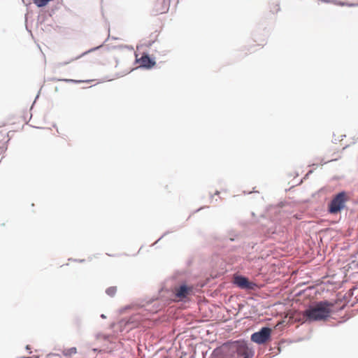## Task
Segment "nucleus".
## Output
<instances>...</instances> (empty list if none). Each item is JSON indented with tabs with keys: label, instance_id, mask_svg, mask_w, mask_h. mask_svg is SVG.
<instances>
[{
	"label": "nucleus",
	"instance_id": "f257e3e1",
	"mask_svg": "<svg viewBox=\"0 0 358 358\" xmlns=\"http://www.w3.org/2000/svg\"><path fill=\"white\" fill-rule=\"evenodd\" d=\"M213 358H252L254 351L245 340L227 341L213 352Z\"/></svg>",
	"mask_w": 358,
	"mask_h": 358
},
{
	"label": "nucleus",
	"instance_id": "f03ea898",
	"mask_svg": "<svg viewBox=\"0 0 358 358\" xmlns=\"http://www.w3.org/2000/svg\"><path fill=\"white\" fill-rule=\"evenodd\" d=\"M342 301L336 300L335 303L327 301H319L313 303L309 309L306 310L303 313H330V312L342 310L343 305Z\"/></svg>",
	"mask_w": 358,
	"mask_h": 358
},
{
	"label": "nucleus",
	"instance_id": "7ed1b4c3",
	"mask_svg": "<svg viewBox=\"0 0 358 358\" xmlns=\"http://www.w3.org/2000/svg\"><path fill=\"white\" fill-rule=\"evenodd\" d=\"M350 200L349 194L343 191L333 196L328 205V211L331 214H337L346 207V203Z\"/></svg>",
	"mask_w": 358,
	"mask_h": 358
},
{
	"label": "nucleus",
	"instance_id": "20e7f679",
	"mask_svg": "<svg viewBox=\"0 0 358 358\" xmlns=\"http://www.w3.org/2000/svg\"><path fill=\"white\" fill-rule=\"evenodd\" d=\"M331 315H285L287 322H301L311 323L315 321H326Z\"/></svg>",
	"mask_w": 358,
	"mask_h": 358
},
{
	"label": "nucleus",
	"instance_id": "39448f33",
	"mask_svg": "<svg viewBox=\"0 0 358 358\" xmlns=\"http://www.w3.org/2000/svg\"><path fill=\"white\" fill-rule=\"evenodd\" d=\"M271 331L269 327H263L251 335L250 340L258 345L264 344L271 339Z\"/></svg>",
	"mask_w": 358,
	"mask_h": 358
},
{
	"label": "nucleus",
	"instance_id": "423d86ee",
	"mask_svg": "<svg viewBox=\"0 0 358 358\" xmlns=\"http://www.w3.org/2000/svg\"><path fill=\"white\" fill-rule=\"evenodd\" d=\"M193 290L192 286H187L186 285L175 287L173 290V300L176 301H186L193 295Z\"/></svg>",
	"mask_w": 358,
	"mask_h": 358
},
{
	"label": "nucleus",
	"instance_id": "0eeeda50",
	"mask_svg": "<svg viewBox=\"0 0 358 358\" xmlns=\"http://www.w3.org/2000/svg\"><path fill=\"white\" fill-rule=\"evenodd\" d=\"M233 282L241 289L254 290L257 287L255 282L249 281L247 278L241 275H235Z\"/></svg>",
	"mask_w": 358,
	"mask_h": 358
},
{
	"label": "nucleus",
	"instance_id": "6e6552de",
	"mask_svg": "<svg viewBox=\"0 0 358 358\" xmlns=\"http://www.w3.org/2000/svg\"><path fill=\"white\" fill-rule=\"evenodd\" d=\"M139 62L142 66L146 68H151L155 64V62L148 55H143Z\"/></svg>",
	"mask_w": 358,
	"mask_h": 358
},
{
	"label": "nucleus",
	"instance_id": "1a4fd4ad",
	"mask_svg": "<svg viewBox=\"0 0 358 358\" xmlns=\"http://www.w3.org/2000/svg\"><path fill=\"white\" fill-rule=\"evenodd\" d=\"M77 353V348L76 347H72L68 349H64L62 350V355L64 357H71L73 355H76Z\"/></svg>",
	"mask_w": 358,
	"mask_h": 358
},
{
	"label": "nucleus",
	"instance_id": "9d476101",
	"mask_svg": "<svg viewBox=\"0 0 358 358\" xmlns=\"http://www.w3.org/2000/svg\"><path fill=\"white\" fill-rule=\"evenodd\" d=\"M117 291L116 286H112L106 289V293L110 297H113Z\"/></svg>",
	"mask_w": 358,
	"mask_h": 358
},
{
	"label": "nucleus",
	"instance_id": "9b49d317",
	"mask_svg": "<svg viewBox=\"0 0 358 358\" xmlns=\"http://www.w3.org/2000/svg\"><path fill=\"white\" fill-rule=\"evenodd\" d=\"M110 336L109 334H103L102 333H97L95 335V338L98 341H99V340L108 341L110 338Z\"/></svg>",
	"mask_w": 358,
	"mask_h": 358
},
{
	"label": "nucleus",
	"instance_id": "f8f14e48",
	"mask_svg": "<svg viewBox=\"0 0 358 358\" xmlns=\"http://www.w3.org/2000/svg\"><path fill=\"white\" fill-rule=\"evenodd\" d=\"M136 310H137V306H134V305L127 306L123 308V311H136Z\"/></svg>",
	"mask_w": 358,
	"mask_h": 358
},
{
	"label": "nucleus",
	"instance_id": "ddd939ff",
	"mask_svg": "<svg viewBox=\"0 0 358 358\" xmlns=\"http://www.w3.org/2000/svg\"><path fill=\"white\" fill-rule=\"evenodd\" d=\"M337 4L341 5V6H355V3H351V2H350V1H338V2L337 3Z\"/></svg>",
	"mask_w": 358,
	"mask_h": 358
},
{
	"label": "nucleus",
	"instance_id": "4468645a",
	"mask_svg": "<svg viewBox=\"0 0 358 358\" xmlns=\"http://www.w3.org/2000/svg\"><path fill=\"white\" fill-rule=\"evenodd\" d=\"M271 8L273 13H276L280 10L279 5L278 3L273 4Z\"/></svg>",
	"mask_w": 358,
	"mask_h": 358
},
{
	"label": "nucleus",
	"instance_id": "2eb2a0df",
	"mask_svg": "<svg viewBox=\"0 0 358 358\" xmlns=\"http://www.w3.org/2000/svg\"><path fill=\"white\" fill-rule=\"evenodd\" d=\"M79 57H76L75 59H72L71 60H70V61H69V62H59V63L57 64V67H59H59H62V66H64V65H65V64H69V62H72V61H73V60H75V59H78Z\"/></svg>",
	"mask_w": 358,
	"mask_h": 358
},
{
	"label": "nucleus",
	"instance_id": "dca6fc26",
	"mask_svg": "<svg viewBox=\"0 0 358 358\" xmlns=\"http://www.w3.org/2000/svg\"><path fill=\"white\" fill-rule=\"evenodd\" d=\"M349 318H350L349 317H344V319H343V320H340V321H338V323H343V322H346Z\"/></svg>",
	"mask_w": 358,
	"mask_h": 358
},
{
	"label": "nucleus",
	"instance_id": "f3484780",
	"mask_svg": "<svg viewBox=\"0 0 358 358\" xmlns=\"http://www.w3.org/2000/svg\"><path fill=\"white\" fill-rule=\"evenodd\" d=\"M92 350L93 352H100V351H101V350H99V349H97V348H93V349H92Z\"/></svg>",
	"mask_w": 358,
	"mask_h": 358
},
{
	"label": "nucleus",
	"instance_id": "a211bd4d",
	"mask_svg": "<svg viewBox=\"0 0 358 358\" xmlns=\"http://www.w3.org/2000/svg\"><path fill=\"white\" fill-rule=\"evenodd\" d=\"M101 317L103 319H106V315H101Z\"/></svg>",
	"mask_w": 358,
	"mask_h": 358
},
{
	"label": "nucleus",
	"instance_id": "6ab92c4d",
	"mask_svg": "<svg viewBox=\"0 0 358 358\" xmlns=\"http://www.w3.org/2000/svg\"><path fill=\"white\" fill-rule=\"evenodd\" d=\"M266 43H262L260 44V45L264 46Z\"/></svg>",
	"mask_w": 358,
	"mask_h": 358
},
{
	"label": "nucleus",
	"instance_id": "aec40b11",
	"mask_svg": "<svg viewBox=\"0 0 358 358\" xmlns=\"http://www.w3.org/2000/svg\"><path fill=\"white\" fill-rule=\"evenodd\" d=\"M26 349H27V350H29V345H27V346H26Z\"/></svg>",
	"mask_w": 358,
	"mask_h": 358
},
{
	"label": "nucleus",
	"instance_id": "412c9836",
	"mask_svg": "<svg viewBox=\"0 0 358 358\" xmlns=\"http://www.w3.org/2000/svg\"><path fill=\"white\" fill-rule=\"evenodd\" d=\"M22 358H27V357H22Z\"/></svg>",
	"mask_w": 358,
	"mask_h": 358
}]
</instances>
